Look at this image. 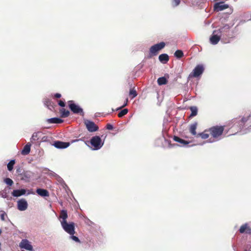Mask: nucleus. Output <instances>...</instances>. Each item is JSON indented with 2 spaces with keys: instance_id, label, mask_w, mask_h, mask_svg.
<instances>
[{
  "instance_id": "nucleus-31",
  "label": "nucleus",
  "mask_w": 251,
  "mask_h": 251,
  "mask_svg": "<svg viewBox=\"0 0 251 251\" xmlns=\"http://www.w3.org/2000/svg\"><path fill=\"white\" fill-rule=\"evenodd\" d=\"M15 163V160H11L7 164V169L9 171H11L13 169L14 165Z\"/></svg>"
},
{
  "instance_id": "nucleus-41",
  "label": "nucleus",
  "mask_w": 251,
  "mask_h": 251,
  "mask_svg": "<svg viewBox=\"0 0 251 251\" xmlns=\"http://www.w3.org/2000/svg\"><path fill=\"white\" fill-rule=\"evenodd\" d=\"M127 102H128V99L127 98V99H126V102L124 104V105H122V106L121 107H120L119 108H118L117 110H119V109H121V108H123V107H124L126 106V105H127Z\"/></svg>"
},
{
  "instance_id": "nucleus-9",
  "label": "nucleus",
  "mask_w": 251,
  "mask_h": 251,
  "mask_svg": "<svg viewBox=\"0 0 251 251\" xmlns=\"http://www.w3.org/2000/svg\"><path fill=\"white\" fill-rule=\"evenodd\" d=\"M218 31L214 30L212 35L210 38V42L213 45H216L221 39V36L218 33Z\"/></svg>"
},
{
  "instance_id": "nucleus-25",
  "label": "nucleus",
  "mask_w": 251,
  "mask_h": 251,
  "mask_svg": "<svg viewBox=\"0 0 251 251\" xmlns=\"http://www.w3.org/2000/svg\"><path fill=\"white\" fill-rule=\"evenodd\" d=\"M190 109L191 111V114L189 116V117H193L197 115L198 113V108L196 106H191L190 107Z\"/></svg>"
},
{
  "instance_id": "nucleus-36",
  "label": "nucleus",
  "mask_w": 251,
  "mask_h": 251,
  "mask_svg": "<svg viewBox=\"0 0 251 251\" xmlns=\"http://www.w3.org/2000/svg\"><path fill=\"white\" fill-rule=\"evenodd\" d=\"M71 238L76 242H80V240L79 239V238L75 236H74V235H72L71 236Z\"/></svg>"
},
{
  "instance_id": "nucleus-15",
  "label": "nucleus",
  "mask_w": 251,
  "mask_h": 251,
  "mask_svg": "<svg viewBox=\"0 0 251 251\" xmlns=\"http://www.w3.org/2000/svg\"><path fill=\"white\" fill-rule=\"evenodd\" d=\"M68 218V213L66 210H62L60 212L59 219L60 220V223H63L64 221L67 222Z\"/></svg>"
},
{
  "instance_id": "nucleus-30",
  "label": "nucleus",
  "mask_w": 251,
  "mask_h": 251,
  "mask_svg": "<svg viewBox=\"0 0 251 251\" xmlns=\"http://www.w3.org/2000/svg\"><path fill=\"white\" fill-rule=\"evenodd\" d=\"M128 109L127 108H125L122 110L118 114V116L119 118H122L125 115H126L128 113Z\"/></svg>"
},
{
  "instance_id": "nucleus-44",
  "label": "nucleus",
  "mask_w": 251,
  "mask_h": 251,
  "mask_svg": "<svg viewBox=\"0 0 251 251\" xmlns=\"http://www.w3.org/2000/svg\"><path fill=\"white\" fill-rule=\"evenodd\" d=\"M250 129H251V126L250 127Z\"/></svg>"
},
{
  "instance_id": "nucleus-27",
  "label": "nucleus",
  "mask_w": 251,
  "mask_h": 251,
  "mask_svg": "<svg viewBox=\"0 0 251 251\" xmlns=\"http://www.w3.org/2000/svg\"><path fill=\"white\" fill-rule=\"evenodd\" d=\"M60 112L61 114V117L63 118L68 117L70 115L69 111L66 110L65 108L60 109Z\"/></svg>"
},
{
  "instance_id": "nucleus-22",
  "label": "nucleus",
  "mask_w": 251,
  "mask_h": 251,
  "mask_svg": "<svg viewBox=\"0 0 251 251\" xmlns=\"http://www.w3.org/2000/svg\"><path fill=\"white\" fill-rule=\"evenodd\" d=\"M47 122L50 124H61L63 122V120L58 118H52L47 119Z\"/></svg>"
},
{
  "instance_id": "nucleus-21",
  "label": "nucleus",
  "mask_w": 251,
  "mask_h": 251,
  "mask_svg": "<svg viewBox=\"0 0 251 251\" xmlns=\"http://www.w3.org/2000/svg\"><path fill=\"white\" fill-rule=\"evenodd\" d=\"M197 125H198L197 123H195L191 125L190 126V127H189L190 132L191 133V134H192L193 135L196 136V137H197V135L198 134H197V132H196V129H197Z\"/></svg>"
},
{
  "instance_id": "nucleus-24",
  "label": "nucleus",
  "mask_w": 251,
  "mask_h": 251,
  "mask_svg": "<svg viewBox=\"0 0 251 251\" xmlns=\"http://www.w3.org/2000/svg\"><path fill=\"white\" fill-rule=\"evenodd\" d=\"M173 139L176 142L179 143L181 144H183L184 146L186 145L189 143V142H188L185 140L181 139L180 138H179L177 136H174Z\"/></svg>"
},
{
  "instance_id": "nucleus-19",
  "label": "nucleus",
  "mask_w": 251,
  "mask_h": 251,
  "mask_svg": "<svg viewBox=\"0 0 251 251\" xmlns=\"http://www.w3.org/2000/svg\"><path fill=\"white\" fill-rule=\"evenodd\" d=\"M31 144L30 143H28L26 144L24 147L23 150L22 151L21 153L23 155H27L29 154L30 151V147Z\"/></svg>"
},
{
  "instance_id": "nucleus-16",
  "label": "nucleus",
  "mask_w": 251,
  "mask_h": 251,
  "mask_svg": "<svg viewBox=\"0 0 251 251\" xmlns=\"http://www.w3.org/2000/svg\"><path fill=\"white\" fill-rule=\"evenodd\" d=\"M26 193V190L24 189L20 190H14L12 193V195L15 197H20L22 195H25Z\"/></svg>"
},
{
  "instance_id": "nucleus-33",
  "label": "nucleus",
  "mask_w": 251,
  "mask_h": 251,
  "mask_svg": "<svg viewBox=\"0 0 251 251\" xmlns=\"http://www.w3.org/2000/svg\"><path fill=\"white\" fill-rule=\"evenodd\" d=\"M0 195L3 198H6L7 197V190L5 189L3 190L0 191Z\"/></svg>"
},
{
  "instance_id": "nucleus-42",
  "label": "nucleus",
  "mask_w": 251,
  "mask_h": 251,
  "mask_svg": "<svg viewBox=\"0 0 251 251\" xmlns=\"http://www.w3.org/2000/svg\"><path fill=\"white\" fill-rule=\"evenodd\" d=\"M61 97V95L59 93H56L54 95V97L56 98H60Z\"/></svg>"
},
{
  "instance_id": "nucleus-28",
  "label": "nucleus",
  "mask_w": 251,
  "mask_h": 251,
  "mask_svg": "<svg viewBox=\"0 0 251 251\" xmlns=\"http://www.w3.org/2000/svg\"><path fill=\"white\" fill-rule=\"evenodd\" d=\"M137 93L134 87L130 89L129 96L131 99L134 98L137 96Z\"/></svg>"
},
{
  "instance_id": "nucleus-35",
  "label": "nucleus",
  "mask_w": 251,
  "mask_h": 251,
  "mask_svg": "<svg viewBox=\"0 0 251 251\" xmlns=\"http://www.w3.org/2000/svg\"><path fill=\"white\" fill-rule=\"evenodd\" d=\"M5 215H6V214L4 212H3V211L1 212V213L0 214V219L2 221L5 220Z\"/></svg>"
},
{
  "instance_id": "nucleus-26",
  "label": "nucleus",
  "mask_w": 251,
  "mask_h": 251,
  "mask_svg": "<svg viewBox=\"0 0 251 251\" xmlns=\"http://www.w3.org/2000/svg\"><path fill=\"white\" fill-rule=\"evenodd\" d=\"M167 82L168 81L165 77H161L157 79V83L159 85L166 84Z\"/></svg>"
},
{
  "instance_id": "nucleus-43",
  "label": "nucleus",
  "mask_w": 251,
  "mask_h": 251,
  "mask_svg": "<svg viewBox=\"0 0 251 251\" xmlns=\"http://www.w3.org/2000/svg\"><path fill=\"white\" fill-rule=\"evenodd\" d=\"M21 169L20 168H18L16 170V172L17 173H20L21 172Z\"/></svg>"
},
{
  "instance_id": "nucleus-32",
  "label": "nucleus",
  "mask_w": 251,
  "mask_h": 251,
  "mask_svg": "<svg viewBox=\"0 0 251 251\" xmlns=\"http://www.w3.org/2000/svg\"><path fill=\"white\" fill-rule=\"evenodd\" d=\"M4 181L9 186H12L13 184V180L9 178H6L4 179Z\"/></svg>"
},
{
  "instance_id": "nucleus-7",
  "label": "nucleus",
  "mask_w": 251,
  "mask_h": 251,
  "mask_svg": "<svg viewBox=\"0 0 251 251\" xmlns=\"http://www.w3.org/2000/svg\"><path fill=\"white\" fill-rule=\"evenodd\" d=\"M204 71V67L202 65H197L189 75L190 77H197L201 75Z\"/></svg>"
},
{
  "instance_id": "nucleus-12",
  "label": "nucleus",
  "mask_w": 251,
  "mask_h": 251,
  "mask_svg": "<svg viewBox=\"0 0 251 251\" xmlns=\"http://www.w3.org/2000/svg\"><path fill=\"white\" fill-rule=\"evenodd\" d=\"M27 201L25 199H21L18 201V209L20 211H24L27 208Z\"/></svg>"
},
{
  "instance_id": "nucleus-1",
  "label": "nucleus",
  "mask_w": 251,
  "mask_h": 251,
  "mask_svg": "<svg viewBox=\"0 0 251 251\" xmlns=\"http://www.w3.org/2000/svg\"><path fill=\"white\" fill-rule=\"evenodd\" d=\"M225 129V126H212L208 129L210 135L216 140H219L221 138Z\"/></svg>"
},
{
  "instance_id": "nucleus-2",
  "label": "nucleus",
  "mask_w": 251,
  "mask_h": 251,
  "mask_svg": "<svg viewBox=\"0 0 251 251\" xmlns=\"http://www.w3.org/2000/svg\"><path fill=\"white\" fill-rule=\"evenodd\" d=\"M63 229L71 235H74L75 233V224L73 222L68 223L64 221L61 224Z\"/></svg>"
},
{
  "instance_id": "nucleus-39",
  "label": "nucleus",
  "mask_w": 251,
  "mask_h": 251,
  "mask_svg": "<svg viewBox=\"0 0 251 251\" xmlns=\"http://www.w3.org/2000/svg\"><path fill=\"white\" fill-rule=\"evenodd\" d=\"M106 127L108 130H112L113 129V126L110 124H107Z\"/></svg>"
},
{
  "instance_id": "nucleus-18",
  "label": "nucleus",
  "mask_w": 251,
  "mask_h": 251,
  "mask_svg": "<svg viewBox=\"0 0 251 251\" xmlns=\"http://www.w3.org/2000/svg\"><path fill=\"white\" fill-rule=\"evenodd\" d=\"M36 193L42 197H49V193L48 190L44 189L38 188L36 190Z\"/></svg>"
},
{
  "instance_id": "nucleus-10",
  "label": "nucleus",
  "mask_w": 251,
  "mask_h": 251,
  "mask_svg": "<svg viewBox=\"0 0 251 251\" xmlns=\"http://www.w3.org/2000/svg\"><path fill=\"white\" fill-rule=\"evenodd\" d=\"M21 249H24L28 251H32L33 247L29 243V242L27 239H23L22 240L19 245Z\"/></svg>"
},
{
  "instance_id": "nucleus-5",
  "label": "nucleus",
  "mask_w": 251,
  "mask_h": 251,
  "mask_svg": "<svg viewBox=\"0 0 251 251\" xmlns=\"http://www.w3.org/2000/svg\"><path fill=\"white\" fill-rule=\"evenodd\" d=\"M90 143L95 150L100 149L103 145L101 138L98 136L93 137L91 139Z\"/></svg>"
},
{
  "instance_id": "nucleus-11",
  "label": "nucleus",
  "mask_w": 251,
  "mask_h": 251,
  "mask_svg": "<svg viewBox=\"0 0 251 251\" xmlns=\"http://www.w3.org/2000/svg\"><path fill=\"white\" fill-rule=\"evenodd\" d=\"M229 6L227 4H224V2H217L214 4V10L216 12L222 11L228 8Z\"/></svg>"
},
{
  "instance_id": "nucleus-29",
  "label": "nucleus",
  "mask_w": 251,
  "mask_h": 251,
  "mask_svg": "<svg viewBox=\"0 0 251 251\" xmlns=\"http://www.w3.org/2000/svg\"><path fill=\"white\" fill-rule=\"evenodd\" d=\"M174 55L176 58L179 59L184 56V53L181 50H178L176 51Z\"/></svg>"
},
{
  "instance_id": "nucleus-4",
  "label": "nucleus",
  "mask_w": 251,
  "mask_h": 251,
  "mask_svg": "<svg viewBox=\"0 0 251 251\" xmlns=\"http://www.w3.org/2000/svg\"><path fill=\"white\" fill-rule=\"evenodd\" d=\"M68 103L69 108L74 113L83 115V109L78 105L75 104L73 100H69Z\"/></svg>"
},
{
  "instance_id": "nucleus-23",
  "label": "nucleus",
  "mask_w": 251,
  "mask_h": 251,
  "mask_svg": "<svg viewBox=\"0 0 251 251\" xmlns=\"http://www.w3.org/2000/svg\"><path fill=\"white\" fill-rule=\"evenodd\" d=\"M41 134L42 133L41 132H34L30 138V141L34 143L35 141H38L40 139Z\"/></svg>"
},
{
  "instance_id": "nucleus-3",
  "label": "nucleus",
  "mask_w": 251,
  "mask_h": 251,
  "mask_svg": "<svg viewBox=\"0 0 251 251\" xmlns=\"http://www.w3.org/2000/svg\"><path fill=\"white\" fill-rule=\"evenodd\" d=\"M230 26L226 24L220 27L218 30H216L218 33L220 34L221 37L223 38L231 37V35L229 34Z\"/></svg>"
},
{
  "instance_id": "nucleus-8",
  "label": "nucleus",
  "mask_w": 251,
  "mask_h": 251,
  "mask_svg": "<svg viewBox=\"0 0 251 251\" xmlns=\"http://www.w3.org/2000/svg\"><path fill=\"white\" fill-rule=\"evenodd\" d=\"M84 124L86 126V128L87 130L89 132H95L99 129V127L97 126L94 122L89 121V120H86L84 122Z\"/></svg>"
},
{
  "instance_id": "nucleus-20",
  "label": "nucleus",
  "mask_w": 251,
  "mask_h": 251,
  "mask_svg": "<svg viewBox=\"0 0 251 251\" xmlns=\"http://www.w3.org/2000/svg\"><path fill=\"white\" fill-rule=\"evenodd\" d=\"M208 129L205 130L203 132L198 133L197 135V137H201L203 139H207L210 135Z\"/></svg>"
},
{
  "instance_id": "nucleus-34",
  "label": "nucleus",
  "mask_w": 251,
  "mask_h": 251,
  "mask_svg": "<svg viewBox=\"0 0 251 251\" xmlns=\"http://www.w3.org/2000/svg\"><path fill=\"white\" fill-rule=\"evenodd\" d=\"M180 0H173V4L174 6H176L179 4Z\"/></svg>"
},
{
  "instance_id": "nucleus-37",
  "label": "nucleus",
  "mask_w": 251,
  "mask_h": 251,
  "mask_svg": "<svg viewBox=\"0 0 251 251\" xmlns=\"http://www.w3.org/2000/svg\"><path fill=\"white\" fill-rule=\"evenodd\" d=\"M165 141L168 143V146L169 148H172L177 146V145L176 144H172L170 141L167 140Z\"/></svg>"
},
{
  "instance_id": "nucleus-6",
  "label": "nucleus",
  "mask_w": 251,
  "mask_h": 251,
  "mask_svg": "<svg viewBox=\"0 0 251 251\" xmlns=\"http://www.w3.org/2000/svg\"><path fill=\"white\" fill-rule=\"evenodd\" d=\"M165 46L164 42H160L151 46L150 49V52L152 55H155L159 50L163 49Z\"/></svg>"
},
{
  "instance_id": "nucleus-14",
  "label": "nucleus",
  "mask_w": 251,
  "mask_h": 251,
  "mask_svg": "<svg viewBox=\"0 0 251 251\" xmlns=\"http://www.w3.org/2000/svg\"><path fill=\"white\" fill-rule=\"evenodd\" d=\"M239 232L241 233H246L247 234H251V228L248 226V224H245L242 225L239 229Z\"/></svg>"
},
{
  "instance_id": "nucleus-17",
  "label": "nucleus",
  "mask_w": 251,
  "mask_h": 251,
  "mask_svg": "<svg viewBox=\"0 0 251 251\" xmlns=\"http://www.w3.org/2000/svg\"><path fill=\"white\" fill-rule=\"evenodd\" d=\"M159 60L163 64H166L169 60V57L167 54L163 53L159 56Z\"/></svg>"
},
{
  "instance_id": "nucleus-38",
  "label": "nucleus",
  "mask_w": 251,
  "mask_h": 251,
  "mask_svg": "<svg viewBox=\"0 0 251 251\" xmlns=\"http://www.w3.org/2000/svg\"><path fill=\"white\" fill-rule=\"evenodd\" d=\"M58 105L61 107H65V103L63 100H60L58 101Z\"/></svg>"
},
{
  "instance_id": "nucleus-13",
  "label": "nucleus",
  "mask_w": 251,
  "mask_h": 251,
  "mask_svg": "<svg viewBox=\"0 0 251 251\" xmlns=\"http://www.w3.org/2000/svg\"><path fill=\"white\" fill-rule=\"evenodd\" d=\"M53 145L58 149H65L69 146L70 143L57 141L54 143Z\"/></svg>"
},
{
  "instance_id": "nucleus-40",
  "label": "nucleus",
  "mask_w": 251,
  "mask_h": 251,
  "mask_svg": "<svg viewBox=\"0 0 251 251\" xmlns=\"http://www.w3.org/2000/svg\"><path fill=\"white\" fill-rule=\"evenodd\" d=\"M250 117V115L248 117H243L241 119V122L243 123H245V122H246L248 120H249V118Z\"/></svg>"
}]
</instances>
